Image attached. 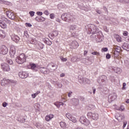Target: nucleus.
<instances>
[{
  "mask_svg": "<svg viewBox=\"0 0 129 129\" xmlns=\"http://www.w3.org/2000/svg\"><path fill=\"white\" fill-rule=\"evenodd\" d=\"M11 39L13 41L15 42V43H18L20 41V37L17 35H13L11 36Z\"/></svg>",
  "mask_w": 129,
  "mask_h": 129,
  "instance_id": "18",
  "label": "nucleus"
},
{
  "mask_svg": "<svg viewBox=\"0 0 129 129\" xmlns=\"http://www.w3.org/2000/svg\"><path fill=\"white\" fill-rule=\"evenodd\" d=\"M117 97V96L116 95V94L115 93H113L110 94L108 97V102H109L110 103L112 102V101L116 99Z\"/></svg>",
  "mask_w": 129,
  "mask_h": 129,
  "instance_id": "8",
  "label": "nucleus"
},
{
  "mask_svg": "<svg viewBox=\"0 0 129 129\" xmlns=\"http://www.w3.org/2000/svg\"><path fill=\"white\" fill-rule=\"evenodd\" d=\"M113 52L114 58H117V56L119 55V52L116 51V50H113Z\"/></svg>",
  "mask_w": 129,
  "mask_h": 129,
  "instance_id": "31",
  "label": "nucleus"
},
{
  "mask_svg": "<svg viewBox=\"0 0 129 129\" xmlns=\"http://www.w3.org/2000/svg\"><path fill=\"white\" fill-rule=\"evenodd\" d=\"M117 119L118 120V121H121V120H123V119H124V117L120 116L117 118Z\"/></svg>",
  "mask_w": 129,
  "mask_h": 129,
  "instance_id": "40",
  "label": "nucleus"
},
{
  "mask_svg": "<svg viewBox=\"0 0 129 129\" xmlns=\"http://www.w3.org/2000/svg\"><path fill=\"white\" fill-rule=\"evenodd\" d=\"M58 7H59V10H62V9H65L66 6L65 5V4L60 3L59 4V5H58Z\"/></svg>",
  "mask_w": 129,
  "mask_h": 129,
  "instance_id": "34",
  "label": "nucleus"
},
{
  "mask_svg": "<svg viewBox=\"0 0 129 129\" xmlns=\"http://www.w3.org/2000/svg\"><path fill=\"white\" fill-rule=\"evenodd\" d=\"M47 68L50 72H54L58 68V66L53 62H51L48 64Z\"/></svg>",
  "mask_w": 129,
  "mask_h": 129,
  "instance_id": "5",
  "label": "nucleus"
},
{
  "mask_svg": "<svg viewBox=\"0 0 129 129\" xmlns=\"http://www.w3.org/2000/svg\"><path fill=\"white\" fill-rule=\"evenodd\" d=\"M120 3H126L129 4V0H120Z\"/></svg>",
  "mask_w": 129,
  "mask_h": 129,
  "instance_id": "52",
  "label": "nucleus"
},
{
  "mask_svg": "<svg viewBox=\"0 0 129 129\" xmlns=\"http://www.w3.org/2000/svg\"><path fill=\"white\" fill-rule=\"evenodd\" d=\"M66 116L68 118V119H70L72 117V115L70 114V113H68L66 114Z\"/></svg>",
  "mask_w": 129,
  "mask_h": 129,
  "instance_id": "39",
  "label": "nucleus"
},
{
  "mask_svg": "<svg viewBox=\"0 0 129 129\" xmlns=\"http://www.w3.org/2000/svg\"><path fill=\"white\" fill-rule=\"evenodd\" d=\"M17 120L20 121V122H25V121H26V119L23 118L22 116H20L17 117Z\"/></svg>",
  "mask_w": 129,
  "mask_h": 129,
  "instance_id": "24",
  "label": "nucleus"
},
{
  "mask_svg": "<svg viewBox=\"0 0 129 129\" xmlns=\"http://www.w3.org/2000/svg\"><path fill=\"white\" fill-rule=\"evenodd\" d=\"M52 118H53V115H49L45 117V120L49 121V120H51Z\"/></svg>",
  "mask_w": 129,
  "mask_h": 129,
  "instance_id": "30",
  "label": "nucleus"
},
{
  "mask_svg": "<svg viewBox=\"0 0 129 129\" xmlns=\"http://www.w3.org/2000/svg\"><path fill=\"white\" fill-rule=\"evenodd\" d=\"M72 62H76V56H74L71 58Z\"/></svg>",
  "mask_w": 129,
  "mask_h": 129,
  "instance_id": "51",
  "label": "nucleus"
},
{
  "mask_svg": "<svg viewBox=\"0 0 129 129\" xmlns=\"http://www.w3.org/2000/svg\"><path fill=\"white\" fill-rule=\"evenodd\" d=\"M30 67L32 70H35L37 68V66L35 63H30Z\"/></svg>",
  "mask_w": 129,
  "mask_h": 129,
  "instance_id": "32",
  "label": "nucleus"
},
{
  "mask_svg": "<svg viewBox=\"0 0 129 129\" xmlns=\"http://www.w3.org/2000/svg\"><path fill=\"white\" fill-rule=\"evenodd\" d=\"M46 19L42 16L39 17V22H45Z\"/></svg>",
  "mask_w": 129,
  "mask_h": 129,
  "instance_id": "41",
  "label": "nucleus"
},
{
  "mask_svg": "<svg viewBox=\"0 0 129 129\" xmlns=\"http://www.w3.org/2000/svg\"><path fill=\"white\" fill-rule=\"evenodd\" d=\"M41 106H40V104H38V103H36L34 105V107L35 108H38V109H40V107Z\"/></svg>",
  "mask_w": 129,
  "mask_h": 129,
  "instance_id": "45",
  "label": "nucleus"
},
{
  "mask_svg": "<svg viewBox=\"0 0 129 129\" xmlns=\"http://www.w3.org/2000/svg\"><path fill=\"white\" fill-rule=\"evenodd\" d=\"M60 125L62 127V128H65L67 125L65 122L61 121L60 122Z\"/></svg>",
  "mask_w": 129,
  "mask_h": 129,
  "instance_id": "33",
  "label": "nucleus"
},
{
  "mask_svg": "<svg viewBox=\"0 0 129 129\" xmlns=\"http://www.w3.org/2000/svg\"><path fill=\"white\" fill-rule=\"evenodd\" d=\"M58 31H54L52 32V33H50L48 35V37H49V38H50V39H51V40H53L54 39V38H55V37H57L58 36Z\"/></svg>",
  "mask_w": 129,
  "mask_h": 129,
  "instance_id": "16",
  "label": "nucleus"
},
{
  "mask_svg": "<svg viewBox=\"0 0 129 129\" xmlns=\"http://www.w3.org/2000/svg\"><path fill=\"white\" fill-rule=\"evenodd\" d=\"M36 14H37V15H38V16H42V15H43V13L42 12H37V13H36Z\"/></svg>",
  "mask_w": 129,
  "mask_h": 129,
  "instance_id": "61",
  "label": "nucleus"
},
{
  "mask_svg": "<svg viewBox=\"0 0 129 129\" xmlns=\"http://www.w3.org/2000/svg\"><path fill=\"white\" fill-rule=\"evenodd\" d=\"M79 99H80L81 101H84V100H85V98L83 96H79Z\"/></svg>",
  "mask_w": 129,
  "mask_h": 129,
  "instance_id": "49",
  "label": "nucleus"
},
{
  "mask_svg": "<svg viewBox=\"0 0 129 129\" xmlns=\"http://www.w3.org/2000/svg\"><path fill=\"white\" fill-rule=\"evenodd\" d=\"M19 76L20 78L25 79V78H27L29 76V74L26 72H21L19 73Z\"/></svg>",
  "mask_w": 129,
  "mask_h": 129,
  "instance_id": "15",
  "label": "nucleus"
},
{
  "mask_svg": "<svg viewBox=\"0 0 129 129\" xmlns=\"http://www.w3.org/2000/svg\"><path fill=\"white\" fill-rule=\"evenodd\" d=\"M86 29L87 33L89 34H92V36H95V34H97L99 32H100V31H98L97 27L94 25H89Z\"/></svg>",
  "mask_w": 129,
  "mask_h": 129,
  "instance_id": "2",
  "label": "nucleus"
},
{
  "mask_svg": "<svg viewBox=\"0 0 129 129\" xmlns=\"http://www.w3.org/2000/svg\"><path fill=\"white\" fill-rule=\"evenodd\" d=\"M8 52H9V49L8 47L5 45H3L0 49V52L3 55H6L8 54Z\"/></svg>",
  "mask_w": 129,
  "mask_h": 129,
  "instance_id": "11",
  "label": "nucleus"
},
{
  "mask_svg": "<svg viewBox=\"0 0 129 129\" xmlns=\"http://www.w3.org/2000/svg\"><path fill=\"white\" fill-rule=\"evenodd\" d=\"M126 124H127V121H124L123 122L122 128H124L125 127V126H126Z\"/></svg>",
  "mask_w": 129,
  "mask_h": 129,
  "instance_id": "48",
  "label": "nucleus"
},
{
  "mask_svg": "<svg viewBox=\"0 0 129 129\" xmlns=\"http://www.w3.org/2000/svg\"><path fill=\"white\" fill-rule=\"evenodd\" d=\"M70 120L72 121V122H74V123H75V122H77V119H76V118L72 116V117L70 118Z\"/></svg>",
  "mask_w": 129,
  "mask_h": 129,
  "instance_id": "36",
  "label": "nucleus"
},
{
  "mask_svg": "<svg viewBox=\"0 0 129 129\" xmlns=\"http://www.w3.org/2000/svg\"><path fill=\"white\" fill-rule=\"evenodd\" d=\"M88 107L90 110L94 109V108H95V106L93 104H89Z\"/></svg>",
  "mask_w": 129,
  "mask_h": 129,
  "instance_id": "37",
  "label": "nucleus"
},
{
  "mask_svg": "<svg viewBox=\"0 0 129 129\" xmlns=\"http://www.w3.org/2000/svg\"><path fill=\"white\" fill-rule=\"evenodd\" d=\"M7 82H8V83H9V84H11L12 85H16V84H17L16 81L13 80H7Z\"/></svg>",
  "mask_w": 129,
  "mask_h": 129,
  "instance_id": "22",
  "label": "nucleus"
},
{
  "mask_svg": "<svg viewBox=\"0 0 129 129\" xmlns=\"http://www.w3.org/2000/svg\"><path fill=\"white\" fill-rule=\"evenodd\" d=\"M2 105H3V107H6L7 105H8V103L5 102L3 103Z\"/></svg>",
  "mask_w": 129,
  "mask_h": 129,
  "instance_id": "60",
  "label": "nucleus"
},
{
  "mask_svg": "<svg viewBox=\"0 0 129 129\" xmlns=\"http://www.w3.org/2000/svg\"><path fill=\"white\" fill-rule=\"evenodd\" d=\"M25 25L26 27H32V24H31V23H26Z\"/></svg>",
  "mask_w": 129,
  "mask_h": 129,
  "instance_id": "62",
  "label": "nucleus"
},
{
  "mask_svg": "<svg viewBox=\"0 0 129 129\" xmlns=\"http://www.w3.org/2000/svg\"><path fill=\"white\" fill-rule=\"evenodd\" d=\"M111 55L109 53H107L106 55V59H110Z\"/></svg>",
  "mask_w": 129,
  "mask_h": 129,
  "instance_id": "54",
  "label": "nucleus"
},
{
  "mask_svg": "<svg viewBox=\"0 0 129 129\" xmlns=\"http://www.w3.org/2000/svg\"><path fill=\"white\" fill-rule=\"evenodd\" d=\"M93 38L94 40H96L97 43H100L103 41V35H102V32L99 31L98 33L95 34V35H92Z\"/></svg>",
  "mask_w": 129,
  "mask_h": 129,
  "instance_id": "3",
  "label": "nucleus"
},
{
  "mask_svg": "<svg viewBox=\"0 0 129 129\" xmlns=\"http://www.w3.org/2000/svg\"><path fill=\"white\" fill-rule=\"evenodd\" d=\"M114 72L115 73H117V74H120L122 72V70L120 69V68H116L114 69Z\"/></svg>",
  "mask_w": 129,
  "mask_h": 129,
  "instance_id": "27",
  "label": "nucleus"
},
{
  "mask_svg": "<svg viewBox=\"0 0 129 129\" xmlns=\"http://www.w3.org/2000/svg\"><path fill=\"white\" fill-rule=\"evenodd\" d=\"M5 31L0 30V38H4L5 37Z\"/></svg>",
  "mask_w": 129,
  "mask_h": 129,
  "instance_id": "35",
  "label": "nucleus"
},
{
  "mask_svg": "<svg viewBox=\"0 0 129 129\" xmlns=\"http://www.w3.org/2000/svg\"><path fill=\"white\" fill-rule=\"evenodd\" d=\"M116 110H124V107L123 106H120V107H119L118 108H116Z\"/></svg>",
  "mask_w": 129,
  "mask_h": 129,
  "instance_id": "44",
  "label": "nucleus"
},
{
  "mask_svg": "<svg viewBox=\"0 0 129 129\" xmlns=\"http://www.w3.org/2000/svg\"><path fill=\"white\" fill-rule=\"evenodd\" d=\"M102 51H103V52H107L108 48H107V47H104L102 49Z\"/></svg>",
  "mask_w": 129,
  "mask_h": 129,
  "instance_id": "57",
  "label": "nucleus"
},
{
  "mask_svg": "<svg viewBox=\"0 0 129 129\" xmlns=\"http://www.w3.org/2000/svg\"><path fill=\"white\" fill-rule=\"evenodd\" d=\"M7 62L8 64H10V65H12L13 64V60H12V59H7Z\"/></svg>",
  "mask_w": 129,
  "mask_h": 129,
  "instance_id": "43",
  "label": "nucleus"
},
{
  "mask_svg": "<svg viewBox=\"0 0 129 129\" xmlns=\"http://www.w3.org/2000/svg\"><path fill=\"white\" fill-rule=\"evenodd\" d=\"M24 36H25V37H26V38H29V34H28L27 31H25L24 32Z\"/></svg>",
  "mask_w": 129,
  "mask_h": 129,
  "instance_id": "56",
  "label": "nucleus"
},
{
  "mask_svg": "<svg viewBox=\"0 0 129 129\" xmlns=\"http://www.w3.org/2000/svg\"><path fill=\"white\" fill-rule=\"evenodd\" d=\"M0 4H4V5H7L8 2L7 1H5L4 0H0Z\"/></svg>",
  "mask_w": 129,
  "mask_h": 129,
  "instance_id": "53",
  "label": "nucleus"
},
{
  "mask_svg": "<svg viewBox=\"0 0 129 129\" xmlns=\"http://www.w3.org/2000/svg\"><path fill=\"white\" fill-rule=\"evenodd\" d=\"M114 37L116 39L117 42H121V37L117 34H114Z\"/></svg>",
  "mask_w": 129,
  "mask_h": 129,
  "instance_id": "23",
  "label": "nucleus"
},
{
  "mask_svg": "<svg viewBox=\"0 0 129 129\" xmlns=\"http://www.w3.org/2000/svg\"><path fill=\"white\" fill-rule=\"evenodd\" d=\"M6 15L7 17L11 20H15L16 19V16H15V14L14 13L11 12V11H7L6 12Z\"/></svg>",
  "mask_w": 129,
  "mask_h": 129,
  "instance_id": "13",
  "label": "nucleus"
},
{
  "mask_svg": "<svg viewBox=\"0 0 129 129\" xmlns=\"http://www.w3.org/2000/svg\"><path fill=\"white\" fill-rule=\"evenodd\" d=\"M86 60H88V65L91 64V63H92V61H91V58H90V57H87Z\"/></svg>",
  "mask_w": 129,
  "mask_h": 129,
  "instance_id": "38",
  "label": "nucleus"
},
{
  "mask_svg": "<svg viewBox=\"0 0 129 129\" xmlns=\"http://www.w3.org/2000/svg\"><path fill=\"white\" fill-rule=\"evenodd\" d=\"M29 15H30L31 17H34V16H35V12L30 11Z\"/></svg>",
  "mask_w": 129,
  "mask_h": 129,
  "instance_id": "46",
  "label": "nucleus"
},
{
  "mask_svg": "<svg viewBox=\"0 0 129 129\" xmlns=\"http://www.w3.org/2000/svg\"><path fill=\"white\" fill-rule=\"evenodd\" d=\"M122 89L123 90L124 89H125V86H126V84L125 83H123V84H122Z\"/></svg>",
  "mask_w": 129,
  "mask_h": 129,
  "instance_id": "59",
  "label": "nucleus"
},
{
  "mask_svg": "<svg viewBox=\"0 0 129 129\" xmlns=\"http://www.w3.org/2000/svg\"><path fill=\"white\" fill-rule=\"evenodd\" d=\"M50 18L51 19V20H53L55 18V14H51L49 15Z\"/></svg>",
  "mask_w": 129,
  "mask_h": 129,
  "instance_id": "50",
  "label": "nucleus"
},
{
  "mask_svg": "<svg viewBox=\"0 0 129 129\" xmlns=\"http://www.w3.org/2000/svg\"><path fill=\"white\" fill-rule=\"evenodd\" d=\"M60 59L62 61V62H66V61H67V58H63L62 56L60 57Z\"/></svg>",
  "mask_w": 129,
  "mask_h": 129,
  "instance_id": "47",
  "label": "nucleus"
},
{
  "mask_svg": "<svg viewBox=\"0 0 129 129\" xmlns=\"http://www.w3.org/2000/svg\"><path fill=\"white\" fill-rule=\"evenodd\" d=\"M125 41L126 42H129V36H127L125 37Z\"/></svg>",
  "mask_w": 129,
  "mask_h": 129,
  "instance_id": "64",
  "label": "nucleus"
},
{
  "mask_svg": "<svg viewBox=\"0 0 129 129\" xmlns=\"http://www.w3.org/2000/svg\"><path fill=\"white\" fill-rule=\"evenodd\" d=\"M87 116L89 118H92L94 120H97V119H98L99 115L97 113L89 112L87 113Z\"/></svg>",
  "mask_w": 129,
  "mask_h": 129,
  "instance_id": "7",
  "label": "nucleus"
},
{
  "mask_svg": "<svg viewBox=\"0 0 129 129\" xmlns=\"http://www.w3.org/2000/svg\"><path fill=\"white\" fill-rule=\"evenodd\" d=\"M1 67L4 71L8 72L11 70L10 66L7 63H3L1 64Z\"/></svg>",
  "mask_w": 129,
  "mask_h": 129,
  "instance_id": "10",
  "label": "nucleus"
},
{
  "mask_svg": "<svg viewBox=\"0 0 129 129\" xmlns=\"http://www.w3.org/2000/svg\"><path fill=\"white\" fill-rule=\"evenodd\" d=\"M128 34V32H127V31H124V32L123 33V35L124 36H127Z\"/></svg>",
  "mask_w": 129,
  "mask_h": 129,
  "instance_id": "63",
  "label": "nucleus"
},
{
  "mask_svg": "<svg viewBox=\"0 0 129 129\" xmlns=\"http://www.w3.org/2000/svg\"><path fill=\"white\" fill-rule=\"evenodd\" d=\"M16 54V48L15 47H11L10 48V54L11 58H14L15 57V54Z\"/></svg>",
  "mask_w": 129,
  "mask_h": 129,
  "instance_id": "19",
  "label": "nucleus"
},
{
  "mask_svg": "<svg viewBox=\"0 0 129 129\" xmlns=\"http://www.w3.org/2000/svg\"><path fill=\"white\" fill-rule=\"evenodd\" d=\"M0 26L2 29H6L7 24L5 23V22H3L2 21H0Z\"/></svg>",
  "mask_w": 129,
  "mask_h": 129,
  "instance_id": "25",
  "label": "nucleus"
},
{
  "mask_svg": "<svg viewBox=\"0 0 129 129\" xmlns=\"http://www.w3.org/2000/svg\"><path fill=\"white\" fill-rule=\"evenodd\" d=\"M44 43H45V44H47V45H48L49 46H51V45H52V41H50V39H49L48 38H46L44 40Z\"/></svg>",
  "mask_w": 129,
  "mask_h": 129,
  "instance_id": "28",
  "label": "nucleus"
},
{
  "mask_svg": "<svg viewBox=\"0 0 129 129\" xmlns=\"http://www.w3.org/2000/svg\"><path fill=\"white\" fill-rule=\"evenodd\" d=\"M69 43L70 46H72L73 49H76V48L79 46V44L76 40L70 41Z\"/></svg>",
  "mask_w": 129,
  "mask_h": 129,
  "instance_id": "14",
  "label": "nucleus"
},
{
  "mask_svg": "<svg viewBox=\"0 0 129 129\" xmlns=\"http://www.w3.org/2000/svg\"><path fill=\"white\" fill-rule=\"evenodd\" d=\"M113 50L119 52H120V50L121 48L119 46H114V47H113Z\"/></svg>",
  "mask_w": 129,
  "mask_h": 129,
  "instance_id": "26",
  "label": "nucleus"
},
{
  "mask_svg": "<svg viewBox=\"0 0 129 129\" xmlns=\"http://www.w3.org/2000/svg\"><path fill=\"white\" fill-rule=\"evenodd\" d=\"M91 54L92 55H96V56H99L100 55V53L97 51H94L91 52Z\"/></svg>",
  "mask_w": 129,
  "mask_h": 129,
  "instance_id": "42",
  "label": "nucleus"
},
{
  "mask_svg": "<svg viewBox=\"0 0 129 129\" xmlns=\"http://www.w3.org/2000/svg\"><path fill=\"white\" fill-rule=\"evenodd\" d=\"M39 71L43 74H48L49 73V71H48L46 68H40Z\"/></svg>",
  "mask_w": 129,
  "mask_h": 129,
  "instance_id": "20",
  "label": "nucleus"
},
{
  "mask_svg": "<svg viewBox=\"0 0 129 129\" xmlns=\"http://www.w3.org/2000/svg\"><path fill=\"white\" fill-rule=\"evenodd\" d=\"M26 55L25 54L22 53L16 58V61L18 64H24L26 62Z\"/></svg>",
  "mask_w": 129,
  "mask_h": 129,
  "instance_id": "4",
  "label": "nucleus"
},
{
  "mask_svg": "<svg viewBox=\"0 0 129 129\" xmlns=\"http://www.w3.org/2000/svg\"><path fill=\"white\" fill-rule=\"evenodd\" d=\"M87 60V57L86 58H81V61H82V63H86V62L85 61H86Z\"/></svg>",
  "mask_w": 129,
  "mask_h": 129,
  "instance_id": "55",
  "label": "nucleus"
},
{
  "mask_svg": "<svg viewBox=\"0 0 129 129\" xmlns=\"http://www.w3.org/2000/svg\"><path fill=\"white\" fill-rule=\"evenodd\" d=\"M80 121L83 124H85V125H88L89 123H90V121L87 119V118H85L84 116H82L80 118Z\"/></svg>",
  "mask_w": 129,
  "mask_h": 129,
  "instance_id": "9",
  "label": "nucleus"
},
{
  "mask_svg": "<svg viewBox=\"0 0 129 129\" xmlns=\"http://www.w3.org/2000/svg\"><path fill=\"white\" fill-rule=\"evenodd\" d=\"M107 78L105 76H102L100 77L98 79V82L100 85H102L103 83H105V81L106 80Z\"/></svg>",
  "mask_w": 129,
  "mask_h": 129,
  "instance_id": "12",
  "label": "nucleus"
},
{
  "mask_svg": "<svg viewBox=\"0 0 129 129\" xmlns=\"http://www.w3.org/2000/svg\"><path fill=\"white\" fill-rule=\"evenodd\" d=\"M71 103L73 104V105L77 106V105H79V99L75 98H73L71 100Z\"/></svg>",
  "mask_w": 129,
  "mask_h": 129,
  "instance_id": "17",
  "label": "nucleus"
},
{
  "mask_svg": "<svg viewBox=\"0 0 129 129\" xmlns=\"http://www.w3.org/2000/svg\"><path fill=\"white\" fill-rule=\"evenodd\" d=\"M61 19L67 23H72L74 21V17L70 13H64L61 15Z\"/></svg>",
  "mask_w": 129,
  "mask_h": 129,
  "instance_id": "1",
  "label": "nucleus"
},
{
  "mask_svg": "<svg viewBox=\"0 0 129 129\" xmlns=\"http://www.w3.org/2000/svg\"><path fill=\"white\" fill-rule=\"evenodd\" d=\"M70 29L72 31H74L75 30H77V29H78V27H77V26L75 25H72L70 26Z\"/></svg>",
  "mask_w": 129,
  "mask_h": 129,
  "instance_id": "29",
  "label": "nucleus"
},
{
  "mask_svg": "<svg viewBox=\"0 0 129 129\" xmlns=\"http://www.w3.org/2000/svg\"><path fill=\"white\" fill-rule=\"evenodd\" d=\"M122 49L125 50L126 51H129V44L127 43H124L122 46Z\"/></svg>",
  "mask_w": 129,
  "mask_h": 129,
  "instance_id": "21",
  "label": "nucleus"
},
{
  "mask_svg": "<svg viewBox=\"0 0 129 129\" xmlns=\"http://www.w3.org/2000/svg\"><path fill=\"white\" fill-rule=\"evenodd\" d=\"M79 82L80 83H82L83 84H90V80L89 79L83 78L81 76L78 77Z\"/></svg>",
  "mask_w": 129,
  "mask_h": 129,
  "instance_id": "6",
  "label": "nucleus"
},
{
  "mask_svg": "<svg viewBox=\"0 0 129 129\" xmlns=\"http://www.w3.org/2000/svg\"><path fill=\"white\" fill-rule=\"evenodd\" d=\"M54 105H55V106L57 107L58 108H60V105L59 104V102L54 103Z\"/></svg>",
  "mask_w": 129,
  "mask_h": 129,
  "instance_id": "58",
  "label": "nucleus"
}]
</instances>
